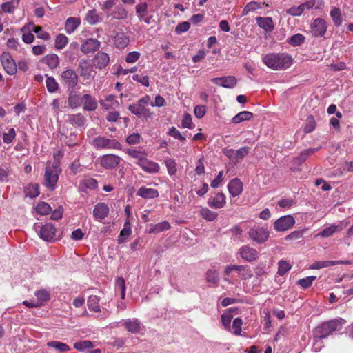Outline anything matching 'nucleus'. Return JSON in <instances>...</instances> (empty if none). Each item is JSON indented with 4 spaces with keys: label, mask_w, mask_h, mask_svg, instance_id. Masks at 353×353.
Here are the masks:
<instances>
[{
    "label": "nucleus",
    "mask_w": 353,
    "mask_h": 353,
    "mask_svg": "<svg viewBox=\"0 0 353 353\" xmlns=\"http://www.w3.org/2000/svg\"><path fill=\"white\" fill-rule=\"evenodd\" d=\"M292 57L286 54H268L263 58V63L273 70H281L289 68L292 63Z\"/></svg>",
    "instance_id": "nucleus-1"
},
{
    "label": "nucleus",
    "mask_w": 353,
    "mask_h": 353,
    "mask_svg": "<svg viewBox=\"0 0 353 353\" xmlns=\"http://www.w3.org/2000/svg\"><path fill=\"white\" fill-rule=\"evenodd\" d=\"M61 172L57 162L48 163L45 170L43 185L50 190L55 189Z\"/></svg>",
    "instance_id": "nucleus-2"
},
{
    "label": "nucleus",
    "mask_w": 353,
    "mask_h": 353,
    "mask_svg": "<svg viewBox=\"0 0 353 353\" xmlns=\"http://www.w3.org/2000/svg\"><path fill=\"white\" fill-rule=\"evenodd\" d=\"M342 329V323L340 320L334 319L322 323L321 325L315 328L314 335L316 336L318 342L319 338H326L335 331H340Z\"/></svg>",
    "instance_id": "nucleus-3"
},
{
    "label": "nucleus",
    "mask_w": 353,
    "mask_h": 353,
    "mask_svg": "<svg viewBox=\"0 0 353 353\" xmlns=\"http://www.w3.org/2000/svg\"><path fill=\"white\" fill-rule=\"evenodd\" d=\"M92 145L97 150L101 149H116L121 150V144L114 139H108L104 137L98 136L92 141Z\"/></svg>",
    "instance_id": "nucleus-4"
},
{
    "label": "nucleus",
    "mask_w": 353,
    "mask_h": 353,
    "mask_svg": "<svg viewBox=\"0 0 353 353\" xmlns=\"http://www.w3.org/2000/svg\"><path fill=\"white\" fill-rule=\"evenodd\" d=\"M248 234L252 241L259 244L266 242L270 236V232L268 229L261 226L250 228Z\"/></svg>",
    "instance_id": "nucleus-5"
},
{
    "label": "nucleus",
    "mask_w": 353,
    "mask_h": 353,
    "mask_svg": "<svg viewBox=\"0 0 353 353\" xmlns=\"http://www.w3.org/2000/svg\"><path fill=\"white\" fill-rule=\"evenodd\" d=\"M111 39L114 46L118 49H124L130 42L129 36L122 29L113 30Z\"/></svg>",
    "instance_id": "nucleus-6"
},
{
    "label": "nucleus",
    "mask_w": 353,
    "mask_h": 353,
    "mask_svg": "<svg viewBox=\"0 0 353 353\" xmlns=\"http://www.w3.org/2000/svg\"><path fill=\"white\" fill-rule=\"evenodd\" d=\"M61 79L63 85L74 90L77 85L78 76L74 70L68 69L61 73Z\"/></svg>",
    "instance_id": "nucleus-7"
},
{
    "label": "nucleus",
    "mask_w": 353,
    "mask_h": 353,
    "mask_svg": "<svg viewBox=\"0 0 353 353\" xmlns=\"http://www.w3.org/2000/svg\"><path fill=\"white\" fill-rule=\"evenodd\" d=\"M295 223L292 215H285L280 217L274 223V230L277 232H283L290 230Z\"/></svg>",
    "instance_id": "nucleus-8"
},
{
    "label": "nucleus",
    "mask_w": 353,
    "mask_h": 353,
    "mask_svg": "<svg viewBox=\"0 0 353 353\" xmlns=\"http://www.w3.org/2000/svg\"><path fill=\"white\" fill-rule=\"evenodd\" d=\"M103 296V292L95 290L94 291V293L90 294L87 299V305L88 309L90 311L94 312H101V307L99 305V302L102 299V297Z\"/></svg>",
    "instance_id": "nucleus-9"
},
{
    "label": "nucleus",
    "mask_w": 353,
    "mask_h": 353,
    "mask_svg": "<svg viewBox=\"0 0 353 353\" xmlns=\"http://www.w3.org/2000/svg\"><path fill=\"white\" fill-rule=\"evenodd\" d=\"M327 28V23L323 19L316 18L310 25V32L315 37H323L326 32Z\"/></svg>",
    "instance_id": "nucleus-10"
},
{
    "label": "nucleus",
    "mask_w": 353,
    "mask_h": 353,
    "mask_svg": "<svg viewBox=\"0 0 353 353\" xmlns=\"http://www.w3.org/2000/svg\"><path fill=\"white\" fill-rule=\"evenodd\" d=\"M123 326L128 332L137 334L145 330L144 325L136 318L123 320Z\"/></svg>",
    "instance_id": "nucleus-11"
},
{
    "label": "nucleus",
    "mask_w": 353,
    "mask_h": 353,
    "mask_svg": "<svg viewBox=\"0 0 353 353\" xmlns=\"http://www.w3.org/2000/svg\"><path fill=\"white\" fill-rule=\"evenodd\" d=\"M121 158L115 154L103 155L100 159V164L105 169L116 168L121 162Z\"/></svg>",
    "instance_id": "nucleus-12"
},
{
    "label": "nucleus",
    "mask_w": 353,
    "mask_h": 353,
    "mask_svg": "<svg viewBox=\"0 0 353 353\" xmlns=\"http://www.w3.org/2000/svg\"><path fill=\"white\" fill-rule=\"evenodd\" d=\"M1 64L6 72L12 75L17 72V66L14 61L9 52H3L1 56Z\"/></svg>",
    "instance_id": "nucleus-13"
},
{
    "label": "nucleus",
    "mask_w": 353,
    "mask_h": 353,
    "mask_svg": "<svg viewBox=\"0 0 353 353\" xmlns=\"http://www.w3.org/2000/svg\"><path fill=\"white\" fill-rule=\"evenodd\" d=\"M56 234V228L51 223H46L40 227L39 236L46 241H50L54 239Z\"/></svg>",
    "instance_id": "nucleus-14"
},
{
    "label": "nucleus",
    "mask_w": 353,
    "mask_h": 353,
    "mask_svg": "<svg viewBox=\"0 0 353 353\" xmlns=\"http://www.w3.org/2000/svg\"><path fill=\"white\" fill-rule=\"evenodd\" d=\"M109 207L105 203H97L93 209V216L97 221H101L108 216Z\"/></svg>",
    "instance_id": "nucleus-15"
},
{
    "label": "nucleus",
    "mask_w": 353,
    "mask_h": 353,
    "mask_svg": "<svg viewBox=\"0 0 353 353\" xmlns=\"http://www.w3.org/2000/svg\"><path fill=\"white\" fill-rule=\"evenodd\" d=\"M101 43L96 39H87L81 46V51L84 54H89L98 50Z\"/></svg>",
    "instance_id": "nucleus-16"
},
{
    "label": "nucleus",
    "mask_w": 353,
    "mask_h": 353,
    "mask_svg": "<svg viewBox=\"0 0 353 353\" xmlns=\"http://www.w3.org/2000/svg\"><path fill=\"white\" fill-rule=\"evenodd\" d=\"M110 62L109 55L102 51H99L93 59L94 65L100 70L105 68Z\"/></svg>",
    "instance_id": "nucleus-17"
},
{
    "label": "nucleus",
    "mask_w": 353,
    "mask_h": 353,
    "mask_svg": "<svg viewBox=\"0 0 353 353\" xmlns=\"http://www.w3.org/2000/svg\"><path fill=\"white\" fill-rule=\"evenodd\" d=\"M26 29L30 32H35L37 37L39 39L46 41H48L50 39L49 33L44 31L41 26H37L34 23H29L28 25L23 26L21 28V31L23 32Z\"/></svg>",
    "instance_id": "nucleus-18"
},
{
    "label": "nucleus",
    "mask_w": 353,
    "mask_h": 353,
    "mask_svg": "<svg viewBox=\"0 0 353 353\" xmlns=\"http://www.w3.org/2000/svg\"><path fill=\"white\" fill-rule=\"evenodd\" d=\"M228 189L232 197L239 196L243 190V183L239 179L235 178L230 181Z\"/></svg>",
    "instance_id": "nucleus-19"
},
{
    "label": "nucleus",
    "mask_w": 353,
    "mask_h": 353,
    "mask_svg": "<svg viewBox=\"0 0 353 353\" xmlns=\"http://www.w3.org/2000/svg\"><path fill=\"white\" fill-rule=\"evenodd\" d=\"M139 165L143 171L150 174L157 173L160 170L157 163L149 160L147 157Z\"/></svg>",
    "instance_id": "nucleus-20"
},
{
    "label": "nucleus",
    "mask_w": 353,
    "mask_h": 353,
    "mask_svg": "<svg viewBox=\"0 0 353 353\" xmlns=\"http://www.w3.org/2000/svg\"><path fill=\"white\" fill-rule=\"evenodd\" d=\"M212 82L217 85L227 88H232L236 84V80L233 77H225L221 78H213Z\"/></svg>",
    "instance_id": "nucleus-21"
},
{
    "label": "nucleus",
    "mask_w": 353,
    "mask_h": 353,
    "mask_svg": "<svg viewBox=\"0 0 353 353\" xmlns=\"http://www.w3.org/2000/svg\"><path fill=\"white\" fill-rule=\"evenodd\" d=\"M68 102L70 108L72 109L77 108L83 102V97L79 92L72 90L69 92Z\"/></svg>",
    "instance_id": "nucleus-22"
},
{
    "label": "nucleus",
    "mask_w": 353,
    "mask_h": 353,
    "mask_svg": "<svg viewBox=\"0 0 353 353\" xmlns=\"http://www.w3.org/2000/svg\"><path fill=\"white\" fill-rule=\"evenodd\" d=\"M128 110L134 114L141 117H150V112L145 107H143L140 103L138 101L136 103H133L129 105Z\"/></svg>",
    "instance_id": "nucleus-23"
},
{
    "label": "nucleus",
    "mask_w": 353,
    "mask_h": 353,
    "mask_svg": "<svg viewBox=\"0 0 353 353\" xmlns=\"http://www.w3.org/2000/svg\"><path fill=\"white\" fill-rule=\"evenodd\" d=\"M159 194L157 190L154 188H148L145 186L141 187L137 192V196L147 199L157 198L159 196Z\"/></svg>",
    "instance_id": "nucleus-24"
},
{
    "label": "nucleus",
    "mask_w": 353,
    "mask_h": 353,
    "mask_svg": "<svg viewBox=\"0 0 353 353\" xmlns=\"http://www.w3.org/2000/svg\"><path fill=\"white\" fill-rule=\"evenodd\" d=\"M208 204L215 209L221 208L225 204V196L223 193H217L215 196L209 199Z\"/></svg>",
    "instance_id": "nucleus-25"
},
{
    "label": "nucleus",
    "mask_w": 353,
    "mask_h": 353,
    "mask_svg": "<svg viewBox=\"0 0 353 353\" xmlns=\"http://www.w3.org/2000/svg\"><path fill=\"white\" fill-rule=\"evenodd\" d=\"M110 16L114 19L125 20L128 18V11L123 5L119 4L117 6H114Z\"/></svg>",
    "instance_id": "nucleus-26"
},
{
    "label": "nucleus",
    "mask_w": 353,
    "mask_h": 353,
    "mask_svg": "<svg viewBox=\"0 0 353 353\" xmlns=\"http://www.w3.org/2000/svg\"><path fill=\"white\" fill-rule=\"evenodd\" d=\"M148 227L149 234H157L169 230L170 228V224L168 221H164L157 224H150Z\"/></svg>",
    "instance_id": "nucleus-27"
},
{
    "label": "nucleus",
    "mask_w": 353,
    "mask_h": 353,
    "mask_svg": "<svg viewBox=\"0 0 353 353\" xmlns=\"http://www.w3.org/2000/svg\"><path fill=\"white\" fill-rule=\"evenodd\" d=\"M101 105L105 110L116 109L119 108V103L114 95L110 94L105 98V100L99 101Z\"/></svg>",
    "instance_id": "nucleus-28"
},
{
    "label": "nucleus",
    "mask_w": 353,
    "mask_h": 353,
    "mask_svg": "<svg viewBox=\"0 0 353 353\" xmlns=\"http://www.w3.org/2000/svg\"><path fill=\"white\" fill-rule=\"evenodd\" d=\"M259 26L265 31L271 32L274 28V24L271 17H259L256 19Z\"/></svg>",
    "instance_id": "nucleus-29"
},
{
    "label": "nucleus",
    "mask_w": 353,
    "mask_h": 353,
    "mask_svg": "<svg viewBox=\"0 0 353 353\" xmlns=\"http://www.w3.org/2000/svg\"><path fill=\"white\" fill-rule=\"evenodd\" d=\"M243 270V266L236 265H228L224 271L225 277L224 278L225 281H229L230 277H234L236 275H239L241 270Z\"/></svg>",
    "instance_id": "nucleus-30"
},
{
    "label": "nucleus",
    "mask_w": 353,
    "mask_h": 353,
    "mask_svg": "<svg viewBox=\"0 0 353 353\" xmlns=\"http://www.w3.org/2000/svg\"><path fill=\"white\" fill-rule=\"evenodd\" d=\"M79 68L80 70V75L85 79H88L91 77L92 72V66L85 60H81L79 63Z\"/></svg>",
    "instance_id": "nucleus-31"
},
{
    "label": "nucleus",
    "mask_w": 353,
    "mask_h": 353,
    "mask_svg": "<svg viewBox=\"0 0 353 353\" xmlns=\"http://www.w3.org/2000/svg\"><path fill=\"white\" fill-rule=\"evenodd\" d=\"M34 295L37 297V303L39 304V306H42L44 303L50 300V295L48 291L45 289H41L37 290L34 292Z\"/></svg>",
    "instance_id": "nucleus-32"
},
{
    "label": "nucleus",
    "mask_w": 353,
    "mask_h": 353,
    "mask_svg": "<svg viewBox=\"0 0 353 353\" xmlns=\"http://www.w3.org/2000/svg\"><path fill=\"white\" fill-rule=\"evenodd\" d=\"M83 101H84L83 109L87 111H94L97 108V103L96 100L90 94H84L83 97Z\"/></svg>",
    "instance_id": "nucleus-33"
},
{
    "label": "nucleus",
    "mask_w": 353,
    "mask_h": 353,
    "mask_svg": "<svg viewBox=\"0 0 353 353\" xmlns=\"http://www.w3.org/2000/svg\"><path fill=\"white\" fill-rule=\"evenodd\" d=\"M132 234L131 225L130 221L126 220L124 223L123 228L121 230L118 237L117 241L121 244L125 241L127 238Z\"/></svg>",
    "instance_id": "nucleus-34"
},
{
    "label": "nucleus",
    "mask_w": 353,
    "mask_h": 353,
    "mask_svg": "<svg viewBox=\"0 0 353 353\" xmlns=\"http://www.w3.org/2000/svg\"><path fill=\"white\" fill-rule=\"evenodd\" d=\"M81 21L76 17H69L65 24V29L67 33H72L80 25Z\"/></svg>",
    "instance_id": "nucleus-35"
},
{
    "label": "nucleus",
    "mask_w": 353,
    "mask_h": 353,
    "mask_svg": "<svg viewBox=\"0 0 353 353\" xmlns=\"http://www.w3.org/2000/svg\"><path fill=\"white\" fill-rule=\"evenodd\" d=\"M258 252L256 249L249 245L244 246V260L252 262L257 259Z\"/></svg>",
    "instance_id": "nucleus-36"
},
{
    "label": "nucleus",
    "mask_w": 353,
    "mask_h": 353,
    "mask_svg": "<svg viewBox=\"0 0 353 353\" xmlns=\"http://www.w3.org/2000/svg\"><path fill=\"white\" fill-rule=\"evenodd\" d=\"M43 63L48 65L50 69H54L59 63V57L55 54H50L46 55L43 59Z\"/></svg>",
    "instance_id": "nucleus-37"
},
{
    "label": "nucleus",
    "mask_w": 353,
    "mask_h": 353,
    "mask_svg": "<svg viewBox=\"0 0 353 353\" xmlns=\"http://www.w3.org/2000/svg\"><path fill=\"white\" fill-rule=\"evenodd\" d=\"M330 17L336 26H340L343 22V17L341 10L339 8L334 7L330 12Z\"/></svg>",
    "instance_id": "nucleus-38"
},
{
    "label": "nucleus",
    "mask_w": 353,
    "mask_h": 353,
    "mask_svg": "<svg viewBox=\"0 0 353 353\" xmlns=\"http://www.w3.org/2000/svg\"><path fill=\"white\" fill-rule=\"evenodd\" d=\"M319 149L320 148L304 150L301 152L300 155L296 158V163L301 164L302 163L305 162L310 156L312 155Z\"/></svg>",
    "instance_id": "nucleus-39"
},
{
    "label": "nucleus",
    "mask_w": 353,
    "mask_h": 353,
    "mask_svg": "<svg viewBox=\"0 0 353 353\" xmlns=\"http://www.w3.org/2000/svg\"><path fill=\"white\" fill-rule=\"evenodd\" d=\"M126 153L133 159L137 160V164L139 165L145 158L147 154L142 151L136 150L135 149H128Z\"/></svg>",
    "instance_id": "nucleus-40"
},
{
    "label": "nucleus",
    "mask_w": 353,
    "mask_h": 353,
    "mask_svg": "<svg viewBox=\"0 0 353 353\" xmlns=\"http://www.w3.org/2000/svg\"><path fill=\"white\" fill-rule=\"evenodd\" d=\"M237 310L236 307H230L221 316L222 323L226 329H230V323L232 319L231 312Z\"/></svg>",
    "instance_id": "nucleus-41"
},
{
    "label": "nucleus",
    "mask_w": 353,
    "mask_h": 353,
    "mask_svg": "<svg viewBox=\"0 0 353 353\" xmlns=\"http://www.w3.org/2000/svg\"><path fill=\"white\" fill-rule=\"evenodd\" d=\"M69 121L73 125H76L78 127L83 126L85 123L86 119L82 114H74L68 116Z\"/></svg>",
    "instance_id": "nucleus-42"
},
{
    "label": "nucleus",
    "mask_w": 353,
    "mask_h": 353,
    "mask_svg": "<svg viewBox=\"0 0 353 353\" xmlns=\"http://www.w3.org/2000/svg\"><path fill=\"white\" fill-rule=\"evenodd\" d=\"M47 345L61 352H65L70 350V347L66 343L58 341H50L47 343Z\"/></svg>",
    "instance_id": "nucleus-43"
},
{
    "label": "nucleus",
    "mask_w": 353,
    "mask_h": 353,
    "mask_svg": "<svg viewBox=\"0 0 353 353\" xmlns=\"http://www.w3.org/2000/svg\"><path fill=\"white\" fill-rule=\"evenodd\" d=\"M100 17L95 9L88 11L85 20L90 25H95L100 21Z\"/></svg>",
    "instance_id": "nucleus-44"
},
{
    "label": "nucleus",
    "mask_w": 353,
    "mask_h": 353,
    "mask_svg": "<svg viewBox=\"0 0 353 353\" xmlns=\"http://www.w3.org/2000/svg\"><path fill=\"white\" fill-rule=\"evenodd\" d=\"M342 230V227L340 225H332L324 230H323L321 232H319L317 236H321V237H329L332 236L334 233H335L337 231H340Z\"/></svg>",
    "instance_id": "nucleus-45"
},
{
    "label": "nucleus",
    "mask_w": 353,
    "mask_h": 353,
    "mask_svg": "<svg viewBox=\"0 0 353 353\" xmlns=\"http://www.w3.org/2000/svg\"><path fill=\"white\" fill-rule=\"evenodd\" d=\"M200 215L208 221H213L217 218V213L209 210L207 208H202L200 210Z\"/></svg>",
    "instance_id": "nucleus-46"
},
{
    "label": "nucleus",
    "mask_w": 353,
    "mask_h": 353,
    "mask_svg": "<svg viewBox=\"0 0 353 353\" xmlns=\"http://www.w3.org/2000/svg\"><path fill=\"white\" fill-rule=\"evenodd\" d=\"M46 85L48 91L50 93L56 92L59 88V84L55 80V79L52 77H48V74H46Z\"/></svg>",
    "instance_id": "nucleus-47"
},
{
    "label": "nucleus",
    "mask_w": 353,
    "mask_h": 353,
    "mask_svg": "<svg viewBox=\"0 0 353 353\" xmlns=\"http://www.w3.org/2000/svg\"><path fill=\"white\" fill-rule=\"evenodd\" d=\"M205 279L207 282L210 283L212 285L217 284L219 279L216 270L211 269L208 270L206 272Z\"/></svg>",
    "instance_id": "nucleus-48"
},
{
    "label": "nucleus",
    "mask_w": 353,
    "mask_h": 353,
    "mask_svg": "<svg viewBox=\"0 0 353 353\" xmlns=\"http://www.w3.org/2000/svg\"><path fill=\"white\" fill-rule=\"evenodd\" d=\"M26 196L30 198H35L39 194V185L30 184L25 190Z\"/></svg>",
    "instance_id": "nucleus-49"
},
{
    "label": "nucleus",
    "mask_w": 353,
    "mask_h": 353,
    "mask_svg": "<svg viewBox=\"0 0 353 353\" xmlns=\"http://www.w3.org/2000/svg\"><path fill=\"white\" fill-rule=\"evenodd\" d=\"M68 43V37L63 34H59L55 39V48L61 50L65 47Z\"/></svg>",
    "instance_id": "nucleus-50"
},
{
    "label": "nucleus",
    "mask_w": 353,
    "mask_h": 353,
    "mask_svg": "<svg viewBox=\"0 0 353 353\" xmlns=\"http://www.w3.org/2000/svg\"><path fill=\"white\" fill-rule=\"evenodd\" d=\"M37 212L41 215H46L50 213L52 209L50 205L45 202H40L36 207Z\"/></svg>",
    "instance_id": "nucleus-51"
},
{
    "label": "nucleus",
    "mask_w": 353,
    "mask_h": 353,
    "mask_svg": "<svg viewBox=\"0 0 353 353\" xmlns=\"http://www.w3.org/2000/svg\"><path fill=\"white\" fill-rule=\"evenodd\" d=\"M92 347L93 344L90 341H81L74 344V348L80 352H83L85 350L91 349Z\"/></svg>",
    "instance_id": "nucleus-52"
},
{
    "label": "nucleus",
    "mask_w": 353,
    "mask_h": 353,
    "mask_svg": "<svg viewBox=\"0 0 353 353\" xmlns=\"http://www.w3.org/2000/svg\"><path fill=\"white\" fill-rule=\"evenodd\" d=\"M165 165L167 168L168 174L172 176L176 172V163L174 159H168L165 160Z\"/></svg>",
    "instance_id": "nucleus-53"
},
{
    "label": "nucleus",
    "mask_w": 353,
    "mask_h": 353,
    "mask_svg": "<svg viewBox=\"0 0 353 353\" xmlns=\"http://www.w3.org/2000/svg\"><path fill=\"white\" fill-rule=\"evenodd\" d=\"M117 1V0H101L99 6L103 11L110 10L114 7Z\"/></svg>",
    "instance_id": "nucleus-54"
},
{
    "label": "nucleus",
    "mask_w": 353,
    "mask_h": 353,
    "mask_svg": "<svg viewBox=\"0 0 353 353\" xmlns=\"http://www.w3.org/2000/svg\"><path fill=\"white\" fill-rule=\"evenodd\" d=\"M316 279L315 276H310L306 278L301 279L297 281V284L302 288L306 289L312 285L313 281Z\"/></svg>",
    "instance_id": "nucleus-55"
},
{
    "label": "nucleus",
    "mask_w": 353,
    "mask_h": 353,
    "mask_svg": "<svg viewBox=\"0 0 353 353\" xmlns=\"http://www.w3.org/2000/svg\"><path fill=\"white\" fill-rule=\"evenodd\" d=\"M305 41V37L301 34H296L289 39V43L293 46H299Z\"/></svg>",
    "instance_id": "nucleus-56"
},
{
    "label": "nucleus",
    "mask_w": 353,
    "mask_h": 353,
    "mask_svg": "<svg viewBox=\"0 0 353 353\" xmlns=\"http://www.w3.org/2000/svg\"><path fill=\"white\" fill-rule=\"evenodd\" d=\"M316 127V122L313 116L310 115L307 117L306 119V123L304 127V131L305 133H310L312 132Z\"/></svg>",
    "instance_id": "nucleus-57"
},
{
    "label": "nucleus",
    "mask_w": 353,
    "mask_h": 353,
    "mask_svg": "<svg viewBox=\"0 0 353 353\" xmlns=\"http://www.w3.org/2000/svg\"><path fill=\"white\" fill-rule=\"evenodd\" d=\"M278 274L283 276L291 269V265L285 261H280L278 264Z\"/></svg>",
    "instance_id": "nucleus-58"
},
{
    "label": "nucleus",
    "mask_w": 353,
    "mask_h": 353,
    "mask_svg": "<svg viewBox=\"0 0 353 353\" xmlns=\"http://www.w3.org/2000/svg\"><path fill=\"white\" fill-rule=\"evenodd\" d=\"M16 137V132L14 128L9 129L7 133H3V141L6 143H12Z\"/></svg>",
    "instance_id": "nucleus-59"
},
{
    "label": "nucleus",
    "mask_w": 353,
    "mask_h": 353,
    "mask_svg": "<svg viewBox=\"0 0 353 353\" xmlns=\"http://www.w3.org/2000/svg\"><path fill=\"white\" fill-rule=\"evenodd\" d=\"M242 150L243 148H240L236 150H228L225 152V154L230 159H235L238 158L241 159L243 157Z\"/></svg>",
    "instance_id": "nucleus-60"
},
{
    "label": "nucleus",
    "mask_w": 353,
    "mask_h": 353,
    "mask_svg": "<svg viewBox=\"0 0 353 353\" xmlns=\"http://www.w3.org/2000/svg\"><path fill=\"white\" fill-rule=\"evenodd\" d=\"M76 136L74 134H71L70 137H67L66 135L61 134L60 140L69 147H72L77 144L74 140Z\"/></svg>",
    "instance_id": "nucleus-61"
},
{
    "label": "nucleus",
    "mask_w": 353,
    "mask_h": 353,
    "mask_svg": "<svg viewBox=\"0 0 353 353\" xmlns=\"http://www.w3.org/2000/svg\"><path fill=\"white\" fill-rule=\"evenodd\" d=\"M241 325L242 321L240 318H236L233 321L232 329L233 330L232 332L236 335H240L241 333Z\"/></svg>",
    "instance_id": "nucleus-62"
},
{
    "label": "nucleus",
    "mask_w": 353,
    "mask_h": 353,
    "mask_svg": "<svg viewBox=\"0 0 353 353\" xmlns=\"http://www.w3.org/2000/svg\"><path fill=\"white\" fill-rule=\"evenodd\" d=\"M141 54L137 51L129 52L125 57V61L128 63H135L139 58Z\"/></svg>",
    "instance_id": "nucleus-63"
},
{
    "label": "nucleus",
    "mask_w": 353,
    "mask_h": 353,
    "mask_svg": "<svg viewBox=\"0 0 353 353\" xmlns=\"http://www.w3.org/2000/svg\"><path fill=\"white\" fill-rule=\"evenodd\" d=\"M1 10L6 13H13L14 5L13 1H7L1 5Z\"/></svg>",
    "instance_id": "nucleus-64"
}]
</instances>
